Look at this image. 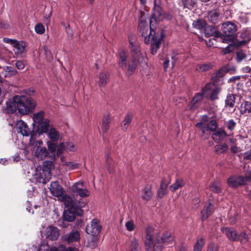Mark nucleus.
Returning <instances> with one entry per match:
<instances>
[{"instance_id":"nucleus-1","label":"nucleus","mask_w":251,"mask_h":251,"mask_svg":"<svg viewBox=\"0 0 251 251\" xmlns=\"http://www.w3.org/2000/svg\"><path fill=\"white\" fill-rule=\"evenodd\" d=\"M129 42L131 49V60L127 64V55L126 51L121 50L119 53L118 64L128 76L134 74L138 65L143 62L144 57L141 54L138 43L134 42L133 37L129 36Z\"/></svg>"},{"instance_id":"nucleus-2","label":"nucleus","mask_w":251,"mask_h":251,"mask_svg":"<svg viewBox=\"0 0 251 251\" xmlns=\"http://www.w3.org/2000/svg\"><path fill=\"white\" fill-rule=\"evenodd\" d=\"M36 105L34 100L29 97L16 95L6 102V109L8 113H13L18 110L20 114L26 115L31 112Z\"/></svg>"},{"instance_id":"nucleus-3","label":"nucleus","mask_w":251,"mask_h":251,"mask_svg":"<svg viewBox=\"0 0 251 251\" xmlns=\"http://www.w3.org/2000/svg\"><path fill=\"white\" fill-rule=\"evenodd\" d=\"M153 229L149 226L146 229V236L145 244L148 251H161L162 249V243L170 244L174 240V237L169 231L165 232L159 239L156 238L155 242L154 241Z\"/></svg>"},{"instance_id":"nucleus-4","label":"nucleus","mask_w":251,"mask_h":251,"mask_svg":"<svg viewBox=\"0 0 251 251\" xmlns=\"http://www.w3.org/2000/svg\"><path fill=\"white\" fill-rule=\"evenodd\" d=\"M140 32L144 37V42L146 44H151V50L152 54H155L160 48L162 38L155 35V32L151 29L146 22L141 21L139 24Z\"/></svg>"},{"instance_id":"nucleus-5","label":"nucleus","mask_w":251,"mask_h":251,"mask_svg":"<svg viewBox=\"0 0 251 251\" xmlns=\"http://www.w3.org/2000/svg\"><path fill=\"white\" fill-rule=\"evenodd\" d=\"M154 7L152 15V19L155 21H161L165 19L171 20L173 17V12L172 10L164 11L160 6L161 0H154Z\"/></svg>"},{"instance_id":"nucleus-6","label":"nucleus","mask_w":251,"mask_h":251,"mask_svg":"<svg viewBox=\"0 0 251 251\" xmlns=\"http://www.w3.org/2000/svg\"><path fill=\"white\" fill-rule=\"evenodd\" d=\"M251 182V170L248 172L245 176L234 175L227 179L228 186L232 188H237Z\"/></svg>"},{"instance_id":"nucleus-7","label":"nucleus","mask_w":251,"mask_h":251,"mask_svg":"<svg viewBox=\"0 0 251 251\" xmlns=\"http://www.w3.org/2000/svg\"><path fill=\"white\" fill-rule=\"evenodd\" d=\"M222 30L223 34H221V38L223 42L228 43L236 35L237 30V25L231 22H226L223 24Z\"/></svg>"},{"instance_id":"nucleus-8","label":"nucleus","mask_w":251,"mask_h":251,"mask_svg":"<svg viewBox=\"0 0 251 251\" xmlns=\"http://www.w3.org/2000/svg\"><path fill=\"white\" fill-rule=\"evenodd\" d=\"M208 117L206 115L203 116L202 120L203 122L197 123L196 126L199 128L202 132L201 136H205L206 138L210 135V131H214L216 130L218 125L215 120L210 121L208 123Z\"/></svg>"},{"instance_id":"nucleus-9","label":"nucleus","mask_w":251,"mask_h":251,"mask_svg":"<svg viewBox=\"0 0 251 251\" xmlns=\"http://www.w3.org/2000/svg\"><path fill=\"white\" fill-rule=\"evenodd\" d=\"M54 164L51 161H46L43 162L42 173L39 181L46 183L50 178L51 170L53 168Z\"/></svg>"},{"instance_id":"nucleus-10","label":"nucleus","mask_w":251,"mask_h":251,"mask_svg":"<svg viewBox=\"0 0 251 251\" xmlns=\"http://www.w3.org/2000/svg\"><path fill=\"white\" fill-rule=\"evenodd\" d=\"M64 202L66 207H69L70 209H81L85 205V202L83 201H78L77 202H75L72 198L65 193L59 200Z\"/></svg>"},{"instance_id":"nucleus-11","label":"nucleus","mask_w":251,"mask_h":251,"mask_svg":"<svg viewBox=\"0 0 251 251\" xmlns=\"http://www.w3.org/2000/svg\"><path fill=\"white\" fill-rule=\"evenodd\" d=\"M101 226L99 224V221L97 219L93 220L86 227V232L92 236H96L99 234Z\"/></svg>"},{"instance_id":"nucleus-12","label":"nucleus","mask_w":251,"mask_h":251,"mask_svg":"<svg viewBox=\"0 0 251 251\" xmlns=\"http://www.w3.org/2000/svg\"><path fill=\"white\" fill-rule=\"evenodd\" d=\"M210 84H207L205 87L202 89L201 93H198L195 95L188 105V107L190 110H193L196 108L197 106V103L202 100L203 94L210 89Z\"/></svg>"},{"instance_id":"nucleus-13","label":"nucleus","mask_w":251,"mask_h":251,"mask_svg":"<svg viewBox=\"0 0 251 251\" xmlns=\"http://www.w3.org/2000/svg\"><path fill=\"white\" fill-rule=\"evenodd\" d=\"M72 191L74 193L83 198L89 196L90 193L88 190L83 188V182L79 181L75 183L72 186Z\"/></svg>"},{"instance_id":"nucleus-14","label":"nucleus","mask_w":251,"mask_h":251,"mask_svg":"<svg viewBox=\"0 0 251 251\" xmlns=\"http://www.w3.org/2000/svg\"><path fill=\"white\" fill-rule=\"evenodd\" d=\"M45 236L49 240H56L60 236V230L55 226H49L45 230Z\"/></svg>"},{"instance_id":"nucleus-15","label":"nucleus","mask_w":251,"mask_h":251,"mask_svg":"<svg viewBox=\"0 0 251 251\" xmlns=\"http://www.w3.org/2000/svg\"><path fill=\"white\" fill-rule=\"evenodd\" d=\"M50 190L53 196L58 197L59 199L65 193L61 185L57 181L52 182L50 184Z\"/></svg>"},{"instance_id":"nucleus-16","label":"nucleus","mask_w":251,"mask_h":251,"mask_svg":"<svg viewBox=\"0 0 251 251\" xmlns=\"http://www.w3.org/2000/svg\"><path fill=\"white\" fill-rule=\"evenodd\" d=\"M221 231L226 234L227 238L232 241H237L238 240L237 232L233 228L228 227H222Z\"/></svg>"},{"instance_id":"nucleus-17","label":"nucleus","mask_w":251,"mask_h":251,"mask_svg":"<svg viewBox=\"0 0 251 251\" xmlns=\"http://www.w3.org/2000/svg\"><path fill=\"white\" fill-rule=\"evenodd\" d=\"M75 209H70L66 210L64 212V220L68 222H72L75 219V215L80 216L82 213V210L81 209H78V211L76 212V214L74 211Z\"/></svg>"},{"instance_id":"nucleus-18","label":"nucleus","mask_w":251,"mask_h":251,"mask_svg":"<svg viewBox=\"0 0 251 251\" xmlns=\"http://www.w3.org/2000/svg\"><path fill=\"white\" fill-rule=\"evenodd\" d=\"M16 126L18 128V132H20L22 135L28 136L31 133L30 130L28 127L27 125L22 120H19L17 122Z\"/></svg>"},{"instance_id":"nucleus-19","label":"nucleus","mask_w":251,"mask_h":251,"mask_svg":"<svg viewBox=\"0 0 251 251\" xmlns=\"http://www.w3.org/2000/svg\"><path fill=\"white\" fill-rule=\"evenodd\" d=\"M48 137L50 140L51 142H55L62 139L61 135L53 126L50 127L49 131L47 133Z\"/></svg>"},{"instance_id":"nucleus-20","label":"nucleus","mask_w":251,"mask_h":251,"mask_svg":"<svg viewBox=\"0 0 251 251\" xmlns=\"http://www.w3.org/2000/svg\"><path fill=\"white\" fill-rule=\"evenodd\" d=\"M226 132L222 128H219L212 134V139L216 143H220L223 141L227 136Z\"/></svg>"},{"instance_id":"nucleus-21","label":"nucleus","mask_w":251,"mask_h":251,"mask_svg":"<svg viewBox=\"0 0 251 251\" xmlns=\"http://www.w3.org/2000/svg\"><path fill=\"white\" fill-rule=\"evenodd\" d=\"M213 207V201L212 200H209L208 204L204 207L201 211V219L202 221L206 220L210 215Z\"/></svg>"},{"instance_id":"nucleus-22","label":"nucleus","mask_w":251,"mask_h":251,"mask_svg":"<svg viewBox=\"0 0 251 251\" xmlns=\"http://www.w3.org/2000/svg\"><path fill=\"white\" fill-rule=\"evenodd\" d=\"M64 239L68 243L78 241L80 239V233L77 230H72L69 233L66 234Z\"/></svg>"},{"instance_id":"nucleus-23","label":"nucleus","mask_w":251,"mask_h":251,"mask_svg":"<svg viewBox=\"0 0 251 251\" xmlns=\"http://www.w3.org/2000/svg\"><path fill=\"white\" fill-rule=\"evenodd\" d=\"M177 54L175 51H173L170 54H168L166 57V59L163 63V66L165 69H166L169 66V62L171 61L172 67H173L177 59Z\"/></svg>"},{"instance_id":"nucleus-24","label":"nucleus","mask_w":251,"mask_h":251,"mask_svg":"<svg viewBox=\"0 0 251 251\" xmlns=\"http://www.w3.org/2000/svg\"><path fill=\"white\" fill-rule=\"evenodd\" d=\"M48 155V151L46 147H38L35 151V156L40 160L45 159Z\"/></svg>"},{"instance_id":"nucleus-25","label":"nucleus","mask_w":251,"mask_h":251,"mask_svg":"<svg viewBox=\"0 0 251 251\" xmlns=\"http://www.w3.org/2000/svg\"><path fill=\"white\" fill-rule=\"evenodd\" d=\"M38 132L39 134L47 133L50 127H52L50 124V120L46 119L41 123L38 124Z\"/></svg>"},{"instance_id":"nucleus-26","label":"nucleus","mask_w":251,"mask_h":251,"mask_svg":"<svg viewBox=\"0 0 251 251\" xmlns=\"http://www.w3.org/2000/svg\"><path fill=\"white\" fill-rule=\"evenodd\" d=\"M153 195L151 191V186L150 185H147L142 190L141 193L142 198L146 201L150 200Z\"/></svg>"},{"instance_id":"nucleus-27","label":"nucleus","mask_w":251,"mask_h":251,"mask_svg":"<svg viewBox=\"0 0 251 251\" xmlns=\"http://www.w3.org/2000/svg\"><path fill=\"white\" fill-rule=\"evenodd\" d=\"M13 47L15 54L21 55L25 51V43L23 41H17L16 40Z\"/></svg>"},{"instance_id":"nucleus-28","label":"nucleus","mask_w":251,"mask_h":251,"mask_svg":"<svg viewBox=\"0 0 251 251\" xmlns=\"http://www.w3.org/2000/svg\"><path fill=\"white\" fill-rule=\"evenodd\" d=\"M225 74V71L224 69H221L218 70L216 73H214L211 77L212 80L214 82H218L221 81V84L224 83L223 77Z\"/></svg>"},{"instance_id":"nucleus-29","label":"nucleus","mask_w":251,"mask_h":251,"mask_svg":"<svg viewBox=\"0 0 251 251\" xmlns=\"http://www.w3.org/2000/svg\"><path fill=\"white\" fill-rule=\"evenodd\" d=\"M204 33L207 37L212 36L214 37H220L221 36V33L217 31L213 26H206L204 29Z\"/></svg>"},{"instance_id":"nucleus-30","label":"nucleus","mask_w":251,"mask_h":251,"mask_svg":"<svg viewBox=\"0 0 251 251\" xmlns=\"http://www.w3.org/2000/svg\"><path fill=\"white\" fill-rule=\"evenodd\" d=\"M207 18L209 22L214 25L220 21L219 14L215 11L209 12L207 14Z\"/></svg>"},{"instance_id":"nucleus-31","label":"nucleus","mask_w":251,"mask_h":251,"mask_svg":"<svg viewBox=\"0 0 251 251\" xmlns=\"http://www.w3.org/2000/svg\"><path fill=\"white\" fill-rule=\"evenodd\" d=\"M168 184L166 182L165 179H162L160 188L157 191V196L159 198H163L167 192Z\"/></svg>"},{"instance_id":"nucleus-32","label":"nucleus","mask_w":251,"mask_h":251,"mask_svg":"<svg viewBox=\"0 0 251 251\" xmlns=\"http://www.w3.org/2000/svg\"><path fill=\"white\" fill-rule=\"evenodd\" d=\"M180 4L185 8L192 9L197 6V0H179Z\"/></svg>"},{"instance_id":"nucleus-33","label":"nucleus","mask_w":251,"mask_h":251,"mask_svg":"<svg viewBox=\"0 0 251 251\" xmlns=\"http://www.w3.org/2000/svg\"><path fill=\"white\" fill-rule=\"evenodd\" d=\"M241 114L247 115L251 112V102L246 101L243 102L240 107Z\"/></svg>"},{"instance_id":"nucleus-34","label":"nucleus","mask_w":251,"mask_h":251,"mask_svg":"<svg viewBox=\"0 0 251 251\" xmlns=\"http://www.w3.org/2000/svg\"><path fill=\"white\" fill-rule=\"evenodd\" d=\"M215 152L217 154L226 153L228 150V147L226 143H221L215 146Z\"/></svg>"},{"instance_id":"nucleus-35","label":"nucleus","mask_w":251,"mask_h":251,"mask_svg":"<svg viewBox=\"0 0 251 251\" xmlns=\"http://www.w3.org/2000/svg\"><path fill=\"white\" fill-rule=\"evenodd\" d=\"M221 183L219 181H214L210 183L209 189L213 192L219 193L221 192Z\"/></svg>"},{"instance_id":"nucleus-36","label":"nucleus","mask_w":251,"mask_h":251,"mask_svg":"<svg viewBox=\"0 0 251 251\" xmlns=\"http://www.w3.org/2000/svg\"><path fill=\"white\" fill-rule=\"evenodd\" d=\"M110 121L111 119L109 115H104L102 120L101 127L102 130L103 132H106L108 130Z\"/></svg>"},{"instance_id":"nucleus-37","label":"nucleus","mask_w":251,"mask_h":251,"mask_svg":"<svg viewBox=\"0 0 251 251\" xmlns=\"http://www.w3.org/2000/svg\"><path fill=\"white\" fill-rule=\"evenodd\" d=\"M235 97L233 94H228L225 100V107L233 108L235 104Z\"/></svg>"},{"instance_id":"nucleus-38","label":"nucleus","mask_w":251,"mask_h":251,"mask_svg":"<svg viewBox=\"0 0 251 251\" xmlns=\"http://www.w3.org/2000/svg\"><path fill=\"white\" fill-rule=\"evenodd\" d=\"M221 91L220 87H216L211 90L209 95L210 99L212 100H215L219 99L218 95Z\"/></svg>"},{"instance_id":"nucleus-39","label":"nucleus","mask_w":251,"mask_h":251,"mask_svg":"<svg viewBox=\"0 0 251 251\" xmlns=\"http://www.w3.org/2000/svg\"><path fill=\"white\" fill-rule=\"evenodd\" d=\"M140 247L138 241L135 239H132L129 246V251H139Z\"/></svg>"},{"instance_id":"nucleus-40","label":"nucleus","mask_w":251,"mask_h":251,"mask_svg":"<svg viewBox=\"0 0 251 251\" xmlns=\"http://www.w3.org/2000/svg\"><path fill=\"white\" fill-rule=\"evenodd\" d=\"M44 112L42 111L36 113L33 115V119L35 123L39 124L43 122L45 119H44Z\"/></svg>"},{"instance_id":"nucleus-41","label":"nucleus","mask_w":251,"mask_h":251,"mask_svg":"<svg viewBox=\"0 0 251 251\" xmlns=\"http://www.w3.org/2000/svg\"><path fill=\"white\" fill-rule=\"evenodd\" d=\"M108 75L106 72L101 73L99 76V84L100 86H104L107 82Z\"/></svg>"},{"instance_id":"nucleus-42","label":"nucleus","mask_w":251,"mask_h":251,"mask_svg":"<svg viewBox=\"0 0 251 251\" xmlns=\"http://www.w3.org/2000/svg\"><path fill=\"white\" fill-rule=\"evenodd\" d=\"M205 244L204 238H201L197 239V243L194 247V251H201Z\"/></svg>"},{"instance_id":"nucleus-43","label":"nucleus","mask_w":251,"mask_h":251,"mask_svg":"<svg viewBox=\"0 0 251 251\" xmlns=\"http://www.w3.org/2000/svg\"><path fill=\"white\" fill-rule=\"evenodd\" d=\"M184 185V182L182 179H177L176 182L170 186V188L173 191H175L182 187Z\"/></svg>"},{"instance_id":"nucleus-44","label":"nucleus","mask_w":251,"mask_h":251,"mask_svg":"<svg viewBox=\"0 0 251 251\" xmlns=\"http://www.w3.org/2000/svg\"><path fill=\"white\" fill-rule=\"evenodd\" d=\"M237 238V241H240L242 244H245L249 241V237L245 231H242L240 234H238Z\"/></svg>"},{"instance_id":"nucleus-45","label":"nucleus","mask_w":251,"mask_h":251,"mask_svg":"<svg viewBox=\"0 0 251 251\" xmlns=\"http://www.w3.org/2000/svg\"><path fill=\"white\" fill-rule=\"evenodd\" d=\"M132 119V116L131 114H127L124 120L123 121V124L122 125V128L123 129L126 130L127 129L129 124L131 122Z\"/></svg>"},{"instance_id":"nucleus-46","label":"nucleus","mask_w":251,"mask_h":251,"mask_svg":"<svg viewBox=\"0 0 251 251\" xmlns=\"http://www.w3.org/2000/svg\"><path fill=\"white\" fill-rule=\"evenodd\" d=\"M193 27L198 29H201L205 26V22L202 20L194 21L192 24Z\"/></svg>"},{"instance_id":"nucleus-47","label":"nucleus","mask_w":251,"mask_h":251,"mask_svg":"<svg viewBox=\"0 0 251 251\" xmlns=\"http://www.w3.org/2000/svg\"><path fill=\"white\" fill-rule=\"evenodd\" d=\"M240 36L244 40H249L250 39V32L247 29L244 28L242 30Z\"/></svg>"},{"instance_id":"nucleus-48","label":"nucleus","mask_w":251,"mask_h":251,"mask_svg":"<svg viewBox=\"0 0 251 251\" xmlns=\"http://www.w3.org/2000/svg\"><path fill=\"white\" fill-rule=\"evenodd\" d=\"M98 238L96 236H93L88 240V246L91 249H94L97 246Z\"/></svg>"},{"instance_id":"nucleus-49","label":"nucleus","mask_w":251,"mask_h":251,"mask_svg":"<svg viewBox=\"0 0 251 251\" xmlns=\"http://www.w3.org/2000/svg\"><path fill=\"white\" fill-rule=\"evenodd\" d=\"M212 66L210 63L201 64L198 66L197 70L202 72L206 71L211 68Z\"/></svg>"},{"instance_id":"nucleus-50","label":"nucleus","mask_w":251,"mask_h":251,"mask_svg":"<svg viewBox=\"0 0 251 251\" xmlns=\"http://www.w3.org/2000/svg\"><path fill=\"white\" fill-rule=\"evenodd\" d=\"M65 145V143L62 142L60 143L57 147L56 155L57 156H59L60 155L62 154L65 150H66Z\"/></svg>"},{"instance_id":"nucleus-51","label":"nucleus","mask_w":251,"mask_h":251,"mask_svg":"<svg viewBox=\"0 0 251 251\" xmlns=\"http://www.w3.org/2000/svg\"><path fill=\"white\" fill-rule=\"evenodd\" d=\"M246 54L242 50L238 51L236 52V60L238 63L246 59Z\"/></svg>"},{"instance_id":"nucleus-52","label":"nucleus","mask_w":251,"mask_h":251,"mask_svg":"<svg viewBox=\"0 0 251 251\" xmlns=\"http://www.w3.org/2000/svg\"><path fill=\"white\" fill-rule=\"evenodd\" d=\"M236 125V122L233 119L229 120L226 122V125L227 129L231 131L233 130L235 128Z\"/></svg>"},{"instance_id":"nucleus-53","label":"nucleus","mask_w":251,"mask_h":251,"mask_svg":"<svg viewBox=\"0 0 251 251\" xmlns=\"http://www.w3.org/2000/svg\"><path fill=\"white\" fill-rule=\"evenodd\" d=\"M36 32L39 34H42L45 32V27L42 24H37L35 26Z\"/></svg>"},{"instance_id":"nucleus-54","label":"nucleus","mask_w":251,"mask_h":251,"mask_svg":"<svg viewBox=\"0 0 251 251\" xmlns=\"http://www.w3.org/2000/svg\"><path fill=\"white\" fill-rule=\"evenodd\" d=\"M218 246L216 244L211 242L208 245L207 251H218Z\"/></svg>"},{"instance_id":"nucleus-55","label":"nucleus","mask_w":251,"mask_h":251,"mask_svg":"<svg viewBox=\"0 0 251 251\" xmlns=\"http://www.w3.org/2000/svg\"><path fill=\"white\" fill-rule=\"evenodd\" d=\"M125 226L128 231H132L134 230L135 226L132 221H128L126 223Z\"/></svg>"},{"instance_id":"nucleus-56","label":"nucleus","mask_w":251,"mask_h":251,"mask_svg":"<svg viewBox=\"0 0 251 251\" xmlns=\"http://www.w3.org/2000/svg\"><path fill=\"white\" fill-rule=\"evenodd\" d=\"M65 144L66 150L69 151H75L77 149L75 146L72 143L66 142Z\"/></svg>"},{"instance_id":"nucleus-57","label":"nucleus","mask_w":251,"mask_h":251,"mask_svg":"<svg viewBox=\"0 0 251 251\" xmlns=\"http://www.w3.org/2000/svg\"><path fill=\"white\" fill-rule=\"evenodd\" d=\"M48 148L52 152H54L57 149V146L55 143L49 142Z\"/></svg>"},{"instance_id":"nucleus-58","label":"nucleus","mask_w":251,"mask_h":251,"mask_svg":"<svg viewBox=\"0 0 251 251\" xmlns=\"http://www.w3.org/2000/svg\"><path fill=\"white\" fill-rule=\"evenodd\" d=\"M50 251H67V249L63 246H59L58 248H52Z\"/></svg>"},{"instance_id":"nucleus-59","label":"nucleus","mask_w":251,"mask_h":251,"mask_svg":"<svg viewBox=\"0 0 251 251\" xmlns=\"http://www.w3.org/2000/svg\"><path fill=\"white\" fill-rule=\"evenodd\" d=\"M16 66L19 70H23L25 68V64L22 61L19 60L16 63Z\"/></svg>"},{"instance_id":"nucleus-60","label":"nucleus","mask_w":251,"mask_h":251,"mask_svg":"<svg viewBox=\"0 0 251 251\" xmlns=\"http://www.w3.org/2000/svg\"><path fill=\"white\" fill-rule=\"evenodd\" d=\"M78 164L73 162H68L66 164V165L69 167L71 169H75L78 166Z\"/></svg>"},{"instance_id":"nucleus-61","label":"nucleus","mask_w":251,"mask_h":251,"mask_svg":"<svg viewBox=\"0 0 251 251\" xmlns=\"http://www.w3.org/2000/svg\"><path fill=\"white\" fill-rule=\"evenodd\" d=\"M10 27V25L6 21H1L0 22V27L4 29H7Z\"/></svg>"},{"instance_id":"nucleus-62","label":"nucleus","mask_w":251,"mask_h":251,"mask_svg":"<svg viewBox=\"0 0 251 251\" xmlns=\"http://www.w3.org/2000/svg\"><path fill=\"white\" fill-rule=\"evenodd\" d=\"M3 41L4 42H5L6 43L10 44L12 45V46H13V45L14 44V43H15L16 40L11 39L10 38H4L3 39Z\"/></svg>"},{"instance_id":"nucleus-63","label":"nucleus","mask_w":251,"mask_h":251,"mask_svg":"<svg viewBox=\"0 0 251 251\" xmlns=\"http://www.w3.org/2000/svg\"><path fill=\"white\" fill-rule=\"evenodd\" d=\"M231 151L233 153H237L240 151L239 148H238L236 146L233 145L230 147Z\"/></svg>"},{"instance_id":"nucleus-64","label":"nucleus","mask_w":251,"mask_h":251,"mask_svg":"<svg viewBox=\"0 0 251 251\" xmlns=\"http://www.w3.org/2000/svg\"><path fill=\"white\" fill-rule=\"evenodd\" d=\"M232 50V49H231V47L230 46H228L224 49H223L222 52L224 54H226L231 52Z\"/></svg>"}]
</instances>
